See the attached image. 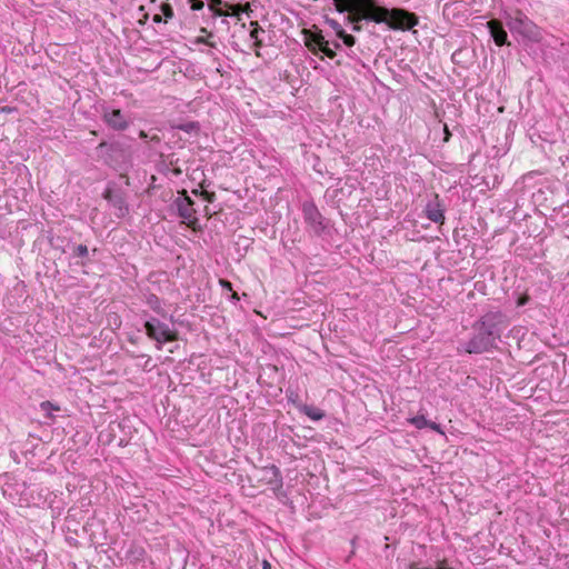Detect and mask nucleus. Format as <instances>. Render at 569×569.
I'll use <instances>...</instances> for the list:
<instances>
[{"instance_id": "obj_1", "label": "nucleus", "mask_w": 569, "mask_h": 569, "mask_svg": "<svg viewBox=\"0 0 569 569\" xmlns=\"http://www.w3.org/2000/svg\"><path fill=\"white\" fill-rule=\"evenodd\" d=\"M503 323L502 316L488 313L481 318L476 326V335L469 340L467 351L469 353H481L495 347L500 338L499 326Z\"/></svg>"}, {"instance_id": "obj_2", "label": "nucleus", "mask_w": 569, "mask_h": 569, "mask_svg": "<svg viewBox=\"0 0 569 569\" xmlns=\"http://www.w3.org/2000/svg\"><path fill=\"white\" fill-rule=\"evenodd\" d=\"M336 10L340 13L348 12L347 21L349 23H359L361 20L379 21L377 16V3L375 0H333Z\"/></svg>"}, {"instance_id": "obj_3", "label": "nucleus", "mask_w": 569, "mask_h": 569, "mask_svg": "<svg viewBox=\"0 0 569 569\" xmlns=\"http://www.w3.org/2000/svg\"><path fill=\"white\" fill-rule=\"evenodd\" d=\"M377 16L383 18L382 20L376 21V23H387L389 28L395 30H410L419 23L418 17L405 9L393 8L387 9L377 4L375 10Z\"/></svg>"}, {"instance_id": "obj_4", "label": "nucleus", "mask_w": 569, "mask_h": 569, "mask_svg": "<svg viewBox=\"0 0 569 569\" xmlns=\"http://www.w3.org/2000/svg\"><path fill=\"white\" fill-rule=\"evenodd\" d=\"M250 480L257 488H270L278 490L282 487V476L278 467L274 465L254 468Z\"/></svg>"}, {"instance_id": "obj_5", "label": "nucleus", "mask_w": 569, "mask_h": 569, "mask_svg": "<svg viewBox=\"0 0 569 569\" xmlns=\"http://www.w3.org/2000/svg\"><path fill=\"white\" fill-rule=\"evenodd\" d=\"M302 34L306 47L313 54L321 52L329 59H333L337 56L336 51L329 47V41L325 39L322 31L318 28L303 29Z\"/></svg>"}, {"instance_id": "obj_6", "label": "nucleus", "mask_w": 569, "mask_h": 569, "mask_svg": "<svg viewBox=\"0 0 569 569\" xmlns=\"http://www.w3.org/2000/svg\"><path fill=\"white\" fill-rule=\"evenodd\" d=\"M176 206L179 212V216L182 219V222L186 223L192 230H198L200 228L199 220L197 218V210L194 208V202L187 194V191L183 190L181 196L176 199Z\"/></svg>"}, {"instance_id": "obj_7", "label": "nucleus", "mask_w": 569, "mask_h": 569, "mask_svg": "<svg viewBox=\"0 0 569 569\" xmlns=\"http://www.w3.org/2000/svg\"><path fill=\"white\" fill-rule=\"evenodd\" d=\"M144 328L147 336L160 343L171 342L178 339L177 333L159 320L147 321Z\"/></svg>"}, {"instance_id": "obj_8", "label": "nucleus", "mask_w": 569, "mask_h": 569, "mask_svg": "<svg viewBox=\"0 0 569 569\" xmlns=\"http://www.w3.org/2000/svg\"><path fill=\"white\" fill-rule=\"evenodd\" d=\"M426 216L429 220L436 223H443L445 221V210L442 204L439 201V196L435 194L433 201L429 202L426 207Z\"/></svg>"}, {"instance_id": "obj_9", "label": "nucleus", "mask_w": 569, "mask_h": 569, "mask_svg": "<svg viewBox=\"0 0 569 569\" xmlns=\"http://www.w3.org/2000/svg\"><path fill=\"white\" fill-rule=\"evenodd\" d=\"M491 37L497 46L501 47L507 42V32L499 20L492 19L487 23Z\"/></svg>"}, {"instance_id": "obj_10", "label": "nucleus", "mask_w": 569, "mask_h": 569, "mask_svg": "<svg viewBox=\"0 0 569 569\" xmlns=\"http://www.w3.org/2000/svg\"><path fill=\"white\" fill-rule=\"evenodd\" d=\"M103 197L111 202L119 217H124L128 213L129 209L122 196L112 194L111 190H107Z\"/></svg>"}, {"instance_id": "obj_11", "label": "nucleus", "mask_w": 569, "mask_h": 569, "mask_svg": "<svg viewBox=\"0 0 569 569\" xmlns=\"http://www.w3.org/2000/svg\"><path fill=\"white\" fill-rule=\"evenodd\" d=\"M104 119L109 126L117 130H123L128 123L119 109H114L109 113L104 114Z\"/></svg>"}, {"instance_id": "obj_12", "label": "nucleus", "mask_w": 569, "mask_h": 569, "mask_svg": "<svg viewBox=\"0 0 569 569\" xmlns=\"http://www.w3.org/2000/svg\"><path fill=\"white\" fill-rule=\"evenodd\" d=\"M303 214L306 220L311 223L312 226H320L321 224V213L319 212L318 208L313 203H306L303 204Z\"/></svg>"}, {"instance_id": "obj_13", "label": "nucleus", "mask_w": 569, "mask_h": 569, "mask_svg": "<svg viewBox=\"0 0 569 569\" xmlns=\"http://www.w3.org/2000/svg\"><path fill=\"white\" fill-rule=\"evenodd\" d=\"M252 29L250 31V38L253 39V46L256 48V56L260 57L259 48L262 47V40L259 38L260 33H263L264 30L258 24L257 21L251 22Z\"/></svg>"}, {"instance_id": "obj_14", "label": "nucleus", "mask_w": 569, "mask_h": 569, "mask_svg": "<svg viewBox=\"0 0 569 569\" xmlns=\"http://www.w3.org/2000/svg\"><path fill=\"white\" fill-rule=\"evenodd\" d=\"M224 6L222 0H210L209 9L213 12L214 16L218 17H228L230 16V12L226 9L223 10L221 6Z\"/></svg>"}, {"instance_id": "obj_15", "label": "nucleus", "mask_w": 569, "mask_h": 569, "mask_svg": "<svg viewBox=\"0 0 569 569\" xmlns=\"http://www.w3.org/2000/svg\"><path fill=\"white\" fill-rule=\"evenodd\" d=\"M408 422L415 426L417 429L427 428V425H429V420H427V418L423 415H418L416 417L409 418Z\"/></svg>"}, {"instance_id": "obj_16", "label": "nucleus", "mask_w": 569, "mask_h": 569, "mask_svg": "<svg viewBox=\"0 0 569 569\" xmlns=\"http://www.w3.org/2000/svg\"><path fill=\"white\" fill-rule=\"evenodd\" d=\"M40 408H41L42 411H44L47 413L48 418H52L53 417L51 411H60L61 410L59 405H56V403H53L51 401H48V400L47 401H42L40 403Z\"/></svg>"}, {"instance_id": "obj_17", "label": "nucleus", "mask_w": 569, "mask_h": 569, "mask_svg": "<svg viewBox=\"0 0 569 569\" xmlns=\"http://www.w3.org/2000/svg\"><path fill=\"white\" fill-rule=\"evenodd\" d=\"M303 411L315 421L321 420L325 417V412L317 408L306 407Z\"/></svg>"}, {"instance_id": "obj_18", "label": "nucleus", "mask_w": 569, "mask_h": 569, "mask_svg": "<svg viewBox=\"0 0 569 569\" xmlns=\"http://www.w3.org/2000/svg\"><path fill=\"white\" fill-rule=\"evenodd\" d=\"M202 33H207V37H198L196 39V43H203V44H207L211 48H214L216 47V42L214 41H211V38L213 37L211 32H208V30L206 28H201L200 30Z\"/></svg>"}, {"instance_id": "obj_19", "label": "nucleus", "mask_w": 569, "mask_h": 569, "mask_svg": "<svg viewBox=\"0 0 569 569\" xmlns=\"http://www.w3.org/2000/svg\"><path fill=\"white\" fill-rule=\"evenodd\" d=\"M224 7L230 12V16L239 17L243 11V4H229L224 3Z\"/></svg>"}, {"instance_id": "obj_20", "label": "nucleus", "mask_w": 569, "mask_h": 569, "mask_svg": "<svg viewBox=\"0 0 569 569\" xmlns=\"http://www.w3.org/2000/svg\"><path fill=\"white\" fill-rule=\"evenodd\" d=\"M338 38H340L347 47H353L356 43V38L346 31L340 33Z\"/></svg>"}, {"instance_id": "obj_21", "label": "nucleus", "mask_w": 569, "mask_h": 569, "mask_svg": "<svg viewBox=\"0 0 569 569\" xmlns=\"http://www.w3.org/2000/svg\"><path fill=\"white\" fill-rule=\"evenodd\" d=\"M326 22L335 30L337 37L345 31L341 24L335 19H327Z\"/></svg>"}, {"instance_id": "obj_22", "label": "nucleus", "mask_w": 569, "mask_h": 569, "mask_svg": "<svg viewBox=\"0 0 569 569\" xmlns=\"http://www.w3.org/2000/svg\"><path fill=\"white\" fill-rule=\"evenodd\" d=\"M161 12L163 13V16L167 18V19H170L173 17V10L171 8L170 4L168 3H162L161 7Z\"/></svg>"}, {"instance_id": "obj_23", "label": "nucleus", "mask_w": 569, "mask_h": 569, "mask_svg": "<svg viewBox=\"0 0 569 569\" xmlns=\"http://www.w3.org/2000/svg\"><path fill=\"white\" fill-rule=\"evenodd\" d=\"M194 194H199V192L197 190L193 191ZM200 196L203 197V199L207 201V202H213L214 198H216V194L214 192H208V191H201L200 192Z\"/></svg>"}, {"instance_id": "obj_24", "label": "nucleus", "mask_w": 569, "mask_h": 569, "mask_svg": "<svg viewBox=\"0 0 569 569\" xmlns=\"http://www.w3.org/2000/svg\"><path fill=\"white\" fill-rule=\"evenodd\" d=\"M192 10H201L203 8V1L201 0H189Z\"/></svg>"}, {"instance_id": "obj_25", "label": "nucleus", "mask_w": 569, "mask_h": 569, "mask_svg": "<svg viewBox=\"0 0 569 569\" xmlns=\"http://www.w3.org/2000/svg\"><path fill=\"white\" fill-rule=\"evenodd\" d=\"M219 284H220L223 289H226V290H228V291H232V283H231L229 280L220 279V280H219Z\"/></svg>"}, {"instance_id": "obj_26", "label": "nucleus", "mask_w": 569, "mask_h": 569, "mask_svg": "<svg viewBox=\"0 0 569 569\" xmlns=\"http://www.w3.org/2000/svg\"><path fill=\"white\" fill-rule=\"evenodd\" d=\"M427 428H430L439 433H443V431L441 430L440 426L436 422H432V421H429V425H427Z\"/></svg>"}, {"instance_id": "obj_27", "label": "nucleus", "mask_w": 569, "mask_h": 569, "mask_svg": "<svg viewBox=\"0 0 569 569\" xmlns=\"http://www.w3.org/2000/svg\"><path fill=\"white\" fill-rule=\"evenodd\" d=\"M443 133H445L443 141L448 142L450 140L451 132H450V130H449L447 124L443 126Z\"/></svg>"}, {"instance_id": "obj_28", "label": "nucleus", "mask_w": 569, "mask_h": 569, "mask_svg": "<svg viewBox=\"0 0 569 569\" xmlns=\"http://www.w3.org/2000/svg\"><path fill=\"white\" fill-rule=\"evenodd\" d=\"M516 14H517L516 19H517L519 22L528 21L527 17H526L522 12L517 11V12H516Z\"/></svg>"}, {"instance_id": "obj_29", "label": "nucleus", "mask_w": 569, "mask_h": 569, "mask_svg": "<svg viewBox=\"0 0 569 569\" xmlns=\"http://www.w3.org/2000/svg\"><path fill=\"white\" fill-rule=\"evenodd\" d=\"M437 569H452V568L448 567L446 561H442L438 565Z\"/></svg>"}, {"instance_id": "obj_30", "label": "nucleus", "mask_w": 569, "mask_h": 569, "mask_svg": "<svg viewBox=\"0 0 569 569\" xmlns=\"http://www.w3.org/2000/svg\"><path fill=\"white\" fill-rule=\"evenodd\" d=\"M231 299L232 300H236V301H239L240 300V297L238 296V293L236 291H231Z\"/></svg>"}, {"instance_id": "obj_31", "label": "nucleus", "mask_w": 569, "mask_h": 569, "mask_svg": "<svg viewBox=\"0 0 569 569\" xmlns=\"http://www.w3.org/2000/svg\"><path fill=\"white\" fill-rule=\"evenodd\" d=\"M352 30L359 32L361 30V26L359 23H352Z\"/></svg>"}, {"instance_id": "obj_32", "label": "nucleus", "mask_w": 569, "mask_h": 569, "mask_svg": "<svg viewBox=\"0 0 569 569\" xmlns=\"http://www.w3.org/2000/svg\"><path fill=\"white\" fill-rule=\"evenodd\" d=\"M262 568H263V569H271V565H270V562H268L267 560H264V561L262 562Z\"/></svg>"}, {"instance_id": "obj_33", "label": "nucleus", "mask_w": 569, "mask_h": 569, "mask_svg": "<svg viewBox=\"0 0 569 569\" xmlns=\"http://www.w3.org/2000/svg\"><path fill=\"white\" fill-rule=\"evenodd\" d=\"M139 137L144 139V138H147L148 136H147L146 131L141 130V131L139 132Z\"/></svg>"}, {"instance_id": "obj_34", "label": "nucleus", "mask_w": 569, "mask_h": 569, "mask_svg": "<svg viewBox=\"0 0 569 569\" xmlns=\"http://www.w3.org/2000/svg\"><path fill=\"white\" fill-rule=\"evenodd\" d=\"M249 10H250L249 3L243 4V11L242 12H248Z\"/></svg>"}, {"instance_id": "obj_35", "label": "nucleus", "mask_w": 569, "mask_h": 569, "mask_svg": "<svg viewBox=\"0 0 569 569\" xmlns=\"http://www.w3.org/2000/svg\"><path fill=\"white\" fill-rule=\"evenodd\" d=\"M153 21H154V22H160V21H161V17H160L159 14H156V16L153 17Z\"/></svg>"}, {"instance_id": "obj_36", "label": "nucleus", "mask_w": 569, "mask_h": 569, "mask_svg": "<svg viewBox=\"0 0 569 569\" xmlns=\"http://www.w3.org/2000/svg\"><path fill=\"white\" fill-rule=\"evenodd\" d=\"M526 300H527L526 298L520 299L518 305H520V306L523 305L526 302Z\"/></svg>"}, {"instance_id": "obj_37", "label": "nucleus", "mask_w": 569, "mask_h": 569, "mask_svg": "<svg viewBox=\"0 0 569 569\" xmlns=\"http://www.w3.org/2000/svg\"><path fill=\"white\" fill-rule=\"evenodd\" d=\"M151 140H153V141H157V142H158V141H160V138H159L158 136H153V137L151 138Z\"/></svg>"}, {"instance_id": "obj_38", "label": "nucleus", "mask_w": 569, "mask_h": 569, "mask_svg": "<svg viewBox=\"0 0 569 569\" xmlns=\"http://www.w3.org/2000/svg\"><path fill=\"white\" fill-rule=\"evenodd\" d=\"M333 46H335L336 49L340 48V44L338 42H336Z\"/></svg>"}, {"instance_id": "obj_39", "label": "nucleus", "mask_w": 569, "mask_h": 569, "mask_svg": "<svg viewBox=\"0 0 569 569\" xmlns=\"http://www.w3.org/2000/svg\"><path fill=\"white\" fill-rule=\"evenodd\" d=\"M78 249H79V250H82V249H87V248H86V247H83V246H79V247H78Z\"/></svg>"}, {"instance_id": "obj_40", "label": "nucleus", "mask_w": 569, "mask_h": 569, "mask_svg": "<svg viewBox=\"0 0 569 569\" xmlns=\"http://www.w3.org/2000/svg\"><path fill=\"white\" fill-rule=\"evenodd\" d=\"M87 251H83V250H80L79 253L80 256H82L83 253H86Z\"/></svg>"}]
</instances>
